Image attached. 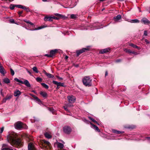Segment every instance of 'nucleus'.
Wrapping results in <instances>:
<instances>
[{
    "instance_id": "obj_1",
    "label": "nucleus",
    "mask_w": 150,
    "mask_h": 150,
    "mask_svg": "<svg viewBox=\"0 0 150 150\" xmlns=\"http://www.w3.org/2000/svg\"><path fill=\"white\" fill-rule=\"evenodd\" d=\"M7 139L8 142L12 145L17 147H20L23 146V142L20 139L16 138L14 134H10L7 136Z\"/></svg>"
},
{
    "instance_id": "obj_2",
    "label": "nucleus",
    "mask_w": 150,
    "mask_h": 150,
    "mask_svg": "<svg viewBox=\"0 0 150 150\" xmlns=\"http://www.w3.org/2000/svg\"><path fill=\"white\" fill-rule=\"evenodd\" d=\"M91 81L92 80L89 76H85L82 79L83 84L86 86H91Z\"/></svg>"
},
{
    "instance_id": "obj_3",
    "label": "nucleus",
    "mask_w": 150,
    "mask_h": 150,
    "mask_svg": "<svg viewBox=\"0 0 150 150\" xmlns=\"http://www.w3.org/2000/svg\"><path fill=\"white\" fill-rule=\"evenodd\" d=\"M42 144V148L44 149H47L51 148V144L50 143L47 141L45 140H43L41 141Z\"/></svg>"
},
{
    "instance_id": "obj_4",
    "label": "nucleus",
    "mask_w": 150,
    "mask_h": 150,
    "mask_svg": "<svg viewBox=\"0 0 150 150\" xmlns=\"http://www.w3.org/2000/svg\"><path fill=\"white\" fill-rule=\"evenodd\" d=\"M15 127L16 129H20L21 128L27 129V126L25 124H23L20 121L16 122L15 125Z\"/></svg>"
},
{
    "instance_id": "obj_5",
    "label": "nucleus",
    "mask_w": 150,
    "mask_h": 150,
    "mask_svg": "<svg viewBox=\"0 0 150 150\" xmlns=\"http://www.w3.org/2000/svg\"><path fill=\"white\" fill-rule=\"evenodd\" d=\"M14 80L15 81L22 84H24L28 87H30L31 86L30 85L29 81L27 80H25L24 81L20 80L18 78H16Z\"/></svg>"
},
{
    "instance_id": "obj_6",
    "label": "nucleus",
    "mask_w": 150,
    "mask_h": 150,
    "mask_svg": "<svg viewBox=\"0 0 150 150\" xmlns=\"http://www.w3.org/2000/svg\"><path fill=\"white\" fill-rule=\"evenodd\" d=\"M67 98L69 102L71 103H74L76 100L75 97L73 95L69 96H67Z\"/></svg>"
},
{
    "instance_id": "obj_7",
    "label": "nucleus",
    "mask_w": 150,
    "mask_h": 150,
    "mask_svg": "<svg viewBox=\"0 0 150 150\" xmlns=\"http://www.w3.org/2000/svg\"><path fill=\"white\" fill-rule=\"evenodd\" d=\"M64 132L66 133L69 134L71 131V128L68 126H65L63 128Z\"/></svg>"
},
{
    "instance_id": "obj_8",
    "label": "nucleus",
    "mask_w": 150,
    "mask_h": 150,
    "mask_svg": "<svg viewBox=\"0 0 150 150\" xmlns=\"http://www.w3.org/2000/svg\"><path fill=\"white\" fill-rule=\"evenodd\" d=\"M88 50L87 48H83L81 50H78L76 51V54L77 56H79L81 54L83 53L84 52H85L86 50Z\"/></svg>"
},
{
    "instance_id": "obj_9",
    "label": "nucleus",
    "mask_w": 150,
    "mask_h": 150,
    "mask_svg": "<svg viewBox=\"0 0 150 150\" xmlns=\"http://www.w3.org/2000/svg\"><path fill=\"white\" fill-rule=\"evenodd\" d=\"M28 150H36L33 144L31 143H30L28 146Z\"/></svg>"
},
{
    "instance_id": "obj_10",
    "label": "nucleus",
    "mask_w": 150,
    "mask_h": 150,
    "mask_svg": "<svg viewBox=\"0 0 150 150\" xmlns=\"http://www.w3.org/2000/svg\"><path fill=\"white\" fill-rule=\"evenodd\" d=\"M52 82L54 84L56 85L57 86H64V83H63L60 82H59L55 81H53Z\"/></svg>"
},
{
    "instance_id": "obj_11",
    "label": "nucleus",
    "mask_w": 150,
    "mask_h": 150,
    "mask_svg": "<svg viewBox=\"0 0 150 150\" xmlns=\"http://www.w3.org/2000/svg\"><path fill=\"white\" fill-rule=\"evenodd\" d=\"M59 50L61 51L60 50L57 49L51 50L50 52V54H51L52 57H53L54 55V54L56 53Z\"/></svg>"
},
{
    "instance_id": "obj_12",
    "label": "nucleus",
    "mask_w": 150,
    "mask_h": 150,
    "mask_svg": "<svg viewBox=\"0 0 150 150\" xmlns=\"http://www.w3.org/2000/svg\"><path fill=\"white\" fill-rule=\"evenodd\" d=\"M0 73L3 75L4 76L6 73V71L2 65H1L0 66Z\"/></svg>"
},
{
    "instance_id": "obj_13",
    "label": "nucleus",
    "mask_w": 150,
    "mask_h": 150,
    "mask_svg": "<svg viewBox=\"0 0 150 150\" xmlns=\"http://www.w3.org/2000/svg\"><path fill=\"white\" fill-rule=\"evenodd\" d=\"M141 21L144 24H148L150 23V22L146 18H143L142 20Z\"/></svg>"
},
{
    "instance_id": "obj_14",
    "label": "nucleus",
    "mask_w": 150,
    "mask_h": 150,
    "mask_svg": "<svg viewBox=\"0 0 150 150\" xmlns=\"http://www.w3.org/2000/svg\"><path fill=\"white\" fill-rule=\"evenodd\" d=\"M121 18V17L120 15H119L117 16L114 17V19L116 22H118V21Z\"/></svg>"
},
{
    "instance_id": "obj_15",
    "label": "nucleus",
    "mask_w": 150,
    "mask_h": 150,
    "mask_svg": "<svg viewBox=\"0 0 150 150\" xmlns=\"http://www.w3.org/2000/svg\"><path fill=\"white\" fill-rule=\"evenodd\" d=\"M110 50L109 48H107L101 50L100 53L101 54H103L108 52Z\"/></svg>"
},
{
    "instance_id": "obj_16",
    "label": "nucleus",
    "mask_w": 150,
    "mask_h": 150,
    "mask_svg": "<svg viewBox=\"0 0 150 150\" xmlns=\"http://www.w3.org/2000/svg\"><path fill=\"white\" fill-rule=\"evenodd\" d=\"M44 21H52V17L51 16H46L44 18Z\"/></svg>"
},
{
    "instance_id": "obj_17",
    "label": "nucleus",
    "mask_w": 150,
    "mask_h": 150,
    "mask_svg": "<svg viewBox=\"0 0 150 150\" xmlns=\"http://www.w3.org/2000/svg\"><path fill=\"white\" fill-rule=\"evenodd\" d=\"M30 95L33 97L35 100H36V101L38 102H40L41 100L40 99L38 98L35 96V95L32 94H30Z\"/></svg>"
},
{
    "instance_id": "obj_18",
    "label": "nucleus",
    "mask_w": 150,
    "mask_h": 150,
    "mask_svg": "<svg viewBox=\"0 0 150 150\" xmlns=\"http://www.w3.org/2000/svg\"><path fill=\"white\" fill-rule=\"evenodd\" d=\"M21 94V92L19 90H17L14 92V95L15 97L20 96Z\"/></svg>"
},
{
    "instance_id": "obj_19",
    "label": "nucleus",
    "mask_w": 150,
    "mask_h": 150,
    "mask_svg": "<svg viewBox=\"0 0 150 150\" xmlns=\"http://www.w3.org/2000/svg\"><path fill=\"white\" fill-rule=\"evenodd\" d=\"M129 45L132 47H133L139 50L140 49V48L139 47H138L137 45H134L133 43H130L129 44Z\"/></svg>"
},
{
    "instance_id": "obj_20",
    "label": "nucleus",
    "mask_w": 150,
    "mask_h": 150,
    "mask_svg": "<svg viewBox=\"0 0 150 150\" xmlns=\"http://www.w3.org/2000/svg\"><path fill=\"white\" fill-rule=\"evenodd\" d=\"M46 27V26H40V27H39L38 28H35L34 29H27L28 30H40V29H42L43 28H45Z\"/></svg>"
},
{
    "instance_id": "obj_21",
    "label": "nucleus",
    "mask_w": 150,
    "mask_h": 150,
    "mask_svg": "<svg viewBox=\"0 0 150 150\" xmlns=\"http://www.w3.org/2000/svg\"><path fill=\"white\" fill-rule=\"evenodd\" d=\"M40 94L44 98L46 97L47 96V93L45 92L41 91L40 93Z\"/></svg>"
},
{
    "instance_id": "obj_22",
    "label": "nucleus",
    "mask_w": 150,
    "mask_h": 150,
    "mask_svg": "<svg viewBox=\"0 0 150 150\" xmlns=\"http://www.w3.org/2000/svg\"><path fill=\"white\" fill-rule=\"evenodd\" d=\"M90 124L91 125L92 127H93L98 132H100V130L99 129H98V127L97 126H96V125H94V124H92L91 122H90Z\"/></svg>"
},
{
    "instance_id": "obj_23",
    "label": "nucleus",
    "mask_w": 150,
    "mask_h": 150,
    "mask_svg": "<svg viewBox=\"0 0 150 150\" xmlns=\"http://www.w3.org/2000/svg\"><path fill=\"white\" fill-rule=\"evenodd\" d=\"M23 21L27 23L30 24L32 27H33L35 26V25L34 24L31 22L29 20H27L26 19H24L23 20Z\"/></svg>"
},
{
    "instance_id": "obj_24",
    "label": "nucleus",
    "mask_w": 150,
    "mask_h": 150,
    "mask_svg": "<svg viewBox=\"0 0 150 150\" xmlns=\"http://www.w3.org/2000/svg\"><path fill=\"white\" fill-rule=\"evenodd\" d=\"M3 82L6 83H9L10 82V81L9 79L8 78H5L3 80Z\"/></svg>"
},
{
    "instance_id": "obj_25",
    "label": "nucleus",
    "mask_w": 150,
    "mask_h": 150,
    "mask_svg": "<svg viewBox=\"0 0 150 150\" xmlns=\"http://www.w3.org/2000/svg\"><path fill=\"white\" fill-rule=\"evenodd\" d=\"M57 146L58 148L62 149L63 148L64 146L62 144L58 142L57 143Z\"/></svg>"
},
{
    "instance_id": "obj_26",
    "label": "nucleus",
    "mask_w": 150,
    "mask_h": 150,
    "mask_svg": "<svg viewBox=\"0 0 150 150\" xmlns=\"http://www.w3.org/2000/svg\"><path fill=\"white\" fill-rule=\"evenodd\" d=\"M45 137L49 139L51 138L52 136L48 132H46L45 134Z\"/></svg>"
},
{
    "instance_id": "obj_27",
    "label": "nucleus",
    "mask_w": 150,
    "mask_h": 150,
    "mask_svg": "<svg viewBox=\"0 0 150 150\" xmlns=\"http://www.w3.org/2000/svg\"><path fill=\"white\" fill-rule=\"evenodd\" d=\"M45 74L48 77L50 78H53L54 77V76L53 75H52V74H50L49 73H47V72L45 73Z\"/></svg>"
},
{
    "instance_id": "obj_28",
    "label": "nucleus",
    "mask_w": 150,
    "mask_h": 150,
    "mask_svg": "<svg viewBox=\"0 0 150 150\" xmlns=\"http://www.w3.org/2000/svg\"><path fill=\"white\" fill-rule=\"evenodd\" d=\"M1 150H13V149L12 147H5L2 148Z\"/></svg>"
},
{
    "instance_id": "obj_29",
    "label": "nucleus",
    "mask_w": 150,
    "mask_h": 150,
    "mask_svg": "<svg viewBox=\"0 0 150 150\" xmlns=\"http://www.w3.org/2000/svg\"><path fill=\"white\" fill-rule=\"evenodd\" d=\"M41 85L43 87L46 89H48L49 88V86L44 83H41Z\"/></svg>"
},
{
    "instance_id": "obj_30",
    "label": "nucleus",
    "mask_w": 150,
    "mask_h": 150,
    "mask_svg": "<svg viewBox=\"0 0 150 150\" xmlns=\"http://www.w3.org/2000/svg\"><path fill=\"white\" fill-rule=\"evenodd\" d=\"M22 8L25 10L27 12H28L30 11L29 8L28 7L23 6Z\"/></svg>"
},
{
    "instance_id": "obj_31",
    "label": "nucleus",
    "mask_w": 150,
    "mask_h": 150,
    "mask_svg": "<svg viewBox=\"0 0 150 150\" xmlns=\"http://www.w3.org/2000/svg\"><path fill=\"white\" fill-rule=\"evenodd\" d=\"M113 132L116 134H120L122 133H123L124 132H121L119 131L116 130H113Z\"/></svg>"
},
{
    "instance_id": "obj_32",
    "label": "nucleus",
    "mask_w": 150,
    "mask_h": 150,
    "mask_svg": "<svg viewBox=\"0 0 150 150\" xmlns=\"http://www.w3.org/2000/svg\"><path fill=\"white\" fill-rule=\"evenodd\" d=\"M88 118H89V119L90 120H92L93 122H95V123H96L98 125H99V124L97 122V121H96L95 120H94L92 117H89Z\"/></svg>"
},
{
    "instance_id": "obj_33",
    "label": "nucleus",
    "mask_w": 150,
    "mask_h": 150,
    "mask_svg": "<svg viewBox=\"0 0 150 150\" xmlns=\"http://www.w3.org/2000/svg\"><path fill=\"white\" fill-rule=\"evenodd\" d=\"M33 71H35L36 73H38L39 72L38 71V70L37 68L36 67H34L32 68Z\"/></svg>"
},
{
    "instance_id": "obj_34",
    "label": "nucleus",
    "mask_w": 150,
    "mask_h": 150,
    "mask_svg": "<svg viewBox=\"0 0 150 150\" xmlns=\"http://www.w3.org/2000/svg\"><path fill=\"white\" fill-rule=\"evenodd\" d=\"M36 80L38 82H41L42 81V79L39 77H37L36 78Z\"/></svg>"
},
{
    "instance_id": "obj_35",
    "label": "nucleus",
    "mask_w": 150,
    "mask_h": 150,
    "mask_svg": "<svg viewBox=\"0 0 150 150\" xmlns=\"http://www.w3.org/2000/svg\"><path fill=\"white\" fill-rule=\"evenodd\" d=\"M131 23H139V21L137 19H133L131 20Z\"/></svg>"
},
{
    "instance_id": "obj_36",
    "label": "nucleus",
    "mask_w": 150,
    "mask_h": 150,
    "mask_svg": "<svg viewBox=\"0 0 150 150\" xmlns=\"http://www.w3.org/2000/svg\"><path fill=\"white\" fill-rule=\"evenodd\" d=\"M124 51L127 53L131 54L132 53V51L129 49H125Z\"/></svg>"
},
{
    "instance_id": "obj_37",
    "label": "nucleus",
    "mask_w": 150,
    "mask_h": 150,
    "mask_svg": "<svg viewBox=\"0 0 150 150\" xmlns=\"http://www.w3.org/2000/svg\"><path fill=\"white\" fill-rule=\"evenodd\" d=\"M15 7V5L11 4L10 6V8L11 10H13Z\"/></svg>"
},
{
    "instance_id": "obj_38",
    "label": "nucleus",
    "mask_w": 150,
    "mask_h": 150,
    "mask_svg": "<svg viewBox=\"0 0 150 150\" xmlns=\"http://www.w3.org/2000/svg\"><path fill=\"white\" fill-rule=\"evenodd\" d=\"M71 18L72 19H75L76 18V15L72 14L71 15Z\"/></svg>"
},
{
    "instance_id": "obj_39",
    "label": "nucleus",
    "mask_w": 150,
    "mask_h": 150,
    "mask_svg": "<svg viewBox=\"0 0 150 150\" xmlns=\"http://www.w3.org/2000/svg\"><path fill=\"white\" fill-rule=\"evenodd\" d=\"M9 22L11 23L16 24V23H15V21H14V20L13 19H10L9 20Z\"/></svg>"
},
{
    "instance_id": "obj_40",
    "label": "nucleus",
    "mask_w": 150,
    "mask_h": 150,
    "mask_svg": "<svg viewBox=\"0 0 150 150\" xmlns=\"http://www.w3.org/2000/svg\"><path fill=\"white\" fill-rule=\"evenodd\" d=\"M90 28H88L87 29H90L91 30H93V29H98L99 28H97V27H96V26H95V25H94V26H93L94 28H93L92 27H91L90 26Z\"/></svg>"
},
{
    "instance_id": "obj_41",
    "label": "nucleus",
    "mask_w": 150,
    "mask_h": 150,
    "mask_svg": "<svg viewBox=\"0 0 150 150\" xmlns=\"http://www.w3.org/2000/svg\"><path fill=\"white\" fill-rule=\"evenodd\" d=\"M12 97V96H7L5 98L7 100H9L11 99Z\"/></svg>"
},
{
    "instance_id": "obj_42",
    "label": "nucleus",
    "mask_w": 150,
    "mask_h": 150,
    "mask_svg": "<svg viewBox=\"0 0 150 150\" xmlns=\"http://www.w3.org/2000/svg\"><path fill=\"white\" fill-rule=\"evenodd\" d=\"M11 73L12 76H13L14 74V71L11 69H10Z\"/></svg>"
},
{
    "instance_id": "obj_43",
    "label": "nucleus",
    "mask_w": 150,
    "mask_h": 150,
    "mask_svg": "<svg viewBox=\"0 0 150 150\" xmlns=\"http://www.w3.org/2000/svg\"><path fill=\"white\" fill-rule=\"evenodd\" d=\"M15 7H17L21 8H22V7L23 6L22 5H15Z\"/></svg>"
},
{
    "instance_id": "obj_44",
    "label": "nucleus",
    "mask_w": 150,
    "mask_h": 150,
    "mask_svg": "<svg viewBox=\"0 0 150 150\" xmlns=\"http://www.w3.org/2000/svg\"><path fill=\"white\" fill-rule=\"evenodd\" d=\"M69 106V105H68L67 106H64V110L66 111H68V110L67 109V107Z\"/></svg>"
},
{
    "instance_id": "obj_45",
    "label": "nucleus",
    "mask_w": 150,
    "mask_h": 150,
    "mask_svg": "<svg viewBox=\"0 0 150 150\" xmlns=\"http://www.w3.org/2000/svg\"><path fill=\"white\" fill-rule=\"evenodd\" d=\"M45 56H47L48 57H52V56L51 55V54H45Z\"/></svg>"
},
{
    "instance_id": "obj_46",
    "label": "nucleus",
    "mask_w": 150,
    "mask_h": 150,
    "mask_svg": "<svg viewBox=\"0 0 150 150\" xmlns=\"http://www.w3.org/2000/svg\"><path fill=\"white\" fill-rule=\"evenodd\" d=\"M55 15L58 17H61L62 16V15L60 14L59 13H56Z\"/></svg>"
},
{
    "instance_id": "obj_47",
    "label": "nucleus",
    "mask_w": 150,
    "mask_h": 150,
    "mask_svg": "<svg viewBox=\"0 0 150 150\" xmlns=\"http://www.w3.org/2000/svg\"><path fill=\"white\" fill-rule=\"evenodd\" d=\"M144 40L145 42H146V44L149 43V41H148L147 39H145Z\"/></svg>"
},
{
    "instance_id": "obj_48",
    "label": "nucleus",
    "mask_w": 150,
    "mask_h": 150,
    "mask_svg": "<svg viewBox=\"0 0 150 150\" xmlns=\"http://www.w3.org/2000/svg\"><path fill=\"white\" fill-rule=\"evenodd\" d=\"M144 35L146 36L147 35V32L145 30L144 31Z\"/></svg>"
},
{
    "instance_id": "obj_49",
    "label": "nucleus",
    "mask_w": 150,
    "mask_h": 150,
    "mask_svg": "<svg viewBox=\"0 0 150 150\" xmlns=\"http://www.w3.org/2000/svg\"><path fill=\"white\" fill-rule=\"evenodd\" d=\"M23 13V11H18V13L19 15V16H20L21 15V14Z\"/></svg>"
},
{
    "instance_id": "obj_50",
    "label": "nucleus",
    "mask_w": 150,
    "mask_h": 150,
    "mask_svg": "<svg viewBox=\"0 0 150 150\" xmlns=\"http://www.w3.org/2000/svg\"><path fill=\"white\" fill-rule=\"evenodd\" d=\"M131 53L134 54L135 55H137L138 54V53L136 52H135V51H132Z\"/></svg>"
},
{
    "instance_id": "obj_51",
    "label": "nucleus",
    "mask_w": 150,
    "mask_h": 150,
    "mask_svg": "<svg viewBox=\"0 0 150 150\" xmlns=\"http://www.w3.org/2000/svg\"><path fill=\"white\" fill-rule=\"evenodd\" d=\"M56 77L60 80H62L63 79V78L62 77H60L58 76H56Z\"/></svg>"
},
{
    "instance_id": "obj_52",
    "label": "nucleus",
    "mask_w": 150,
    "mask_h": 150,
    "mask_svg": "<svg viewBox=\"0 0 150 150\" xmlns=\"http://www.w3.org/2000/svg\"><path fill=\"white\" fill-rule=\"evenodd\" d=\"M52 17V19H56V20H58L59 19L58 18L55 17V16H53V17Z\"/></svg>"
},
{
    "instance_id": "obj_53",
    "label": "nucleus",
    "mask_w": 150,
    "mask_h": 150,
    "mask_svg": "<svg viewBox=\"0 0 150 150\" xmlns=\"http://www.w3.org/2000/svg\"><path fill=\"white\" fill-rule=\"evenodd\" d=\"M26 70L27 71L28 73H29V74L30 75H31V73L30 71H29L27 69H26Z\"/></svg>"
},
{
    "instance_id": "obj_54",
    "label": "nucleus",
    "mask_w": 150,
    "mask_h": 150,
    "mask_svg": "<svg viewBox=\"0 0 150 150\" xmlns=\"http://www.w3.org/2000/svg\"><path fill=\"white\" fill-rule=\"evenodd\" d=\"M4 129V127L1 128V131H0L1 133H2V132L3 131Z\"/></svg>"
},
{
    "instance_id": "obj_55",
    "label": "nucleus",
    "mask_w": 150,
    "mask_h": 150,
    "mask_svg": "<svg viewBox=\"0 0 150 150\" xmlns=\"http://www.w3.org/2000/svg\"><path fill=\"white\" fill-rule=\"evenodd\" d=\"M7 100L6 99V98H4L3 100H2V102H3V103H5L6 102V100Z\"/></svg>"
},
{
    "instance_id": "obj_56",
    "label": "nucleus",
    "mask_w": 150,
    "mask_h": 150,
    "mask_svg": "<svg viewBox=\"0 0 150 150\" xmlns=\"http://www.w3.org/2000/svg\"><path fill=\"white\" fill-rule=\"evenodd\" d=\"M6 146H7L6 144H3V145H2V148H5L4 147Z\"/></svg>"
},
{
    "instance_id": "obj_57",
    "label": "nucleus",
    "mask_w": 150,
    "mask_h": 150,
    "mask_svg": "<svg viewBox=\"0 0 150 150\" xmlns=\"http://www.w3.org/2000/svg\"><path fill=\"white\" fill-rule=\"evenodd\" d=\"M121 61V60L120 59H119L117 60H116V62H120Z\"/></svg>"
},
{
    "instance_id": "obj_58",
    "label": "nucleus",
    "mask_w": 150,
    "mask_h": 150,
    "mask_svg": "<svg viewBox=\"0 0 150 150\" xmlns=\"http://www.w3.org/2000/svg\"><path fill=\"white\" fill-rule=\"evenodd\" d=\"M146 138L150 142V137H147Z\"/></svg>"
},
{
    "instance_id": "obj_59",
    "label": "nucleus",
    "mask_w": 150,
    "mask_h": 150,
    "mask_svg": "<svg viewBox=\"0 0 150 150\" xmlns=\"http://www.w3.org/2000/svg\"><path fill=\"white\" fill-rule=\"evenodd\" d=\"M108 72L107 71H106L105 72V76H107L108 75Z\"/></svg>"
},
{
    "instance_id": "obj_60",
    "label": "nucleus",
    "mask_w": 150,
    "mask_h": 150,
    "mask_svg": "<svg viewBox=\"0 0 150 150\" xmlns=\"http://www.w3.org/2000/svg\"><path fill=\"white\" fill-rule=\"evenodd\" d=\"M68 58V57L67 56H66L65 57V59H67Z\"/></svg>"
},
{
    "instance_id": "obj_61",
    "label": "nucleus",
    "mask_w": 150,
    "mask_h": 150,
    "mask_svg": "<svg viewBox=\"0 0 150 150\" xmlns=\"http://www.w3.org/2000/svg\"><path fill=\"white\" fill-rule=\"evenodd\" d=\"M5 0L6 1H13L14 0Z\"/></svg>"
},
{
    "instance_id": "obj_62",
    "label": "nucleus",
    "mask_w": 150,
    "mask_h": 150,
    "mask_svg": "<svg viewBox=\"0 0 150 150\" xmlns=\"http://www.w3.org/2000/svg\"><path fill=\"white\" fill-rule=\"evenodd\" d=\"M42 1H44V2H46L47 0H42Z\"/></svg>"
},
{
    "instance_id": "obj_63",
    "label": "nucleus",
    "mask_w": 150,
    "mask_h": 150,
    "mask_svg": "<svg viewBox=\"0 0 150 150\" xmlns=\"http://www.w3.org/2000/svg\"><path fill=\"white\" fill-rule=\"evenodd\" d=\"M32 92H34L35 93H36L35 91L33 90V91H32Z\"/></svg>"
},
{
    "instance_id": "obj_64",
    "label": "nucleus",
    "mask_w": 150,
    "mask_h": 150,
    "mask_svg": "<svg viewBox=\"0 0 150 150\" xmlns=\"http://www.w3.org/2000/svg\"><path fill=\"white\" fill-rule=\"evenodd\" d=\"M84 121H85V122H88V121L87 120H86V119H84Z\"/></svg>"
}]
</instances>
